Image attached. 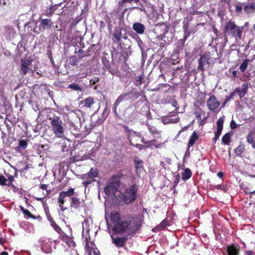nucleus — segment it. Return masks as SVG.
Wrapping results in <instances>:
<instances>
[{"label": "nucleus", "mask_w": 255, "mask_h": 255, "mask_svg": "<svg viewBox=\"0 0 255 255\" xmlns=\"http://www.w3.org/2000/svg\"><path fill=\"white\" fill-rule=\"evenodd\" d=\"M179 58L177 55H172L171 56V63L172 65H176L179 63Z\"/></svg>", "instance_id": "obj_41"}, {"label": "nucleus", "mask_w": 255, "mask_h": 255, "mask_svg": "<svg viewBox=\"0 0 255 255\" xmlns=\"http://www.w3.org/2000/svg\"><path fill=\"white\" fill-rule=\"evenodd\" d=\"M143 161L138 157L135 158L134 160V165L137 176H139L143 170Z\"/></svg>", "instance_id": "obj_19"}, {"label": "nucleus", "mask_w": 255, "mask_h": 255, "mask_svg": "<svg viewBox=\"0 0 255 255\" xmlns=\"http://www.w3.org/2000/svg\"><path fill=\"white\" fill-rule=\"evenodd\" d=\"M81 20V18H76L73 21L72 25L75 26L80 20Z\"/></svg>", "instance_id": "obj_63"}, {"label": "nucleus", "mask_w": 255, "mask_h": 255, "mask_svg": "<svg viewBox=\"0 0 255 255\" xmlns=\"http://www.w3.org/2000/svg\"><path fill=\"white\" fill-rule=\"evenodd\" d=\"M194 115L198 120H201V114L199 112H195Z\"/></svg>", "instance_id": "obj_56"}, {"label": "nucleus", "mask_w": 255, "mask_h": 255, "mask_svg": "<svg viewBox=\"0 0 255 255\" xmlns=\"http://www.w3.org/2000/svg\"><path fill=\"white\" fill-rule=\"evenodd\" d=\"M169 225L168 222L167 220H163L159 224V227L161 228H164L166 226Z\"/></svg>", "instance_id": "obj_48"}, {"label": "nucleus", "mask_w": 255, "mask_h": 255, "mask_svg": "<svg viewBox=\"0 0 255 255\" xmlns=\"http://www.w3.org/2000/svg\"><path fill=\"white\" fill-rule=\"evenodd\" d=\"M143 79L142 75H139L136 77V83H135L136 86H140L142 84V80Z\"/></svg>", "instance_id": "obj_47"}, {"label": "nucleus", "mask_w": 255, "mask_h": 255, "mask_svg": "<svg viewBox=\"0 0 255 255\" xmlns=\"http://www.w3.org/2000/svg\"><path fill=\"white\" fill-rule=\"evenodd\" d=\"M103 64L107 70H108L110 73L112 74H114L115 73L114 70L112 68L111 66V63L109 61L107 60L106 59H103L102 60Z\"/></svg>", "instance_id": "obj_30"}, {"label": "nucleus", "mask_w": 255, "mask_h": 255, "mask_svg": "<svg viewBox=\"0 0 255 255\" xmlns=\"http://www.w3.org/2000/svg\"><path fill=\"white\" fill-rule=\"evenodd\" d=\"M68 88L71 89L74 91H81L82 90V88L78 84H77L75 83H73L68 85Z\"/></svg>", "instance_id": "obj_38"}, {"label": "nucleus", "mask_w": 255, "mask_h": 255, "mask_svg": "<svg viewBox=\"0 0 255 255\" xmlns=\"http://www.w3.org/2000/svg\"><path fill=\"white\" fill-rule=\"evenodd\" d=\"M52 241L51 239L45 238L42 240L41 248L43 252L49 253L52 251Z\"/></svg>", "instance_id": "obj_11"}, {"label": "nucleus", "mask_w": 255, "mask_h": 255, "mask_svg": "<svg viewBox=\"0 0 255 255\" xmlns=\"http://www.w3.org/2000/svg\"><path fill=\"white\" fill-rule=\"evenodd\" d=\"M222 128H217L216 131L215 132V134L220 136L222 133Z\"/></svg>", "instance_id": "obj_61"}, {"label": "nucleus", "mask_w": 255, "mask_h": 255, "mask_svg": "<svg viewBox=\"0 0 255 255\" xmlns=\"http://www.w3.org/2000/svg\"><path fill=\"white\" fill-rule=\"evenodd\" d=\"M209 59L210 58H207L206 56H201L198 60V70L202 71H205V66L208 65Z\"/></svg>", "instance_id": "obj_17"}, {"label": "nucleus", "mask_w": 255, "mask_h": 255, "mask_svg": "<svg viewBox=\"0 0 255 255\" xmlns=\"http://www.w3.org/2000/svg\"><path fill=\"white\" fill-rule=\"evenodd\" d=\"M248 88V84L247 83H243L242 85V88L238 87L235 90L236 93L239 95L240 99H242L247 94Z\"/></svg>", "instance_id": "obj_16"}, {"label": "nucleus", "mask_w": 255, "mask_h": 255, "mask_svg": "<svg viewBox=\"0 0 255 255\" xmlns=\"http://www.w3.org/2000/svg\"><path fill=\"white\" fill-rule=\"evenodd\" d=\"M231 134L229 132L226 133L222 138V142L225 145H229L231 141Z\"/></svg>", "instance_id": "obj_33"}, {"label": "nucleus", "mask_w": 255, "mask_h": 255, "mask_svg": "<svg viewBox=\"0 0 255 255\" xmlns=\"http://www.w3.org/2000/svg\"><path fill=\"white\" fill-rule=\"evenodd\" d=\"M238 125L236 124V123L234 121L232 120L230 123V127L232 129H235L237 128Z\"/></svg>", "instance_id": "obj_51"}, {"label": "nucleus", "mask_w": 255, "mask_h": 255, "mask_svg": "<svg viewBox=\"0 0 255 255\" xmlns=\"http://www.w3.org/2000/svg\"><path fill=\"white\" fill-rule=\"evenodd\" d=\"M106 27V24L103 21H100V25H99V29L101 32H103Z\"/></svg>", "instance_id": "obj_50"}, {"label": "nucleus", "mask_w": 255, "mask_h": 255, "mask_svg": "<svg viewBox=\"0 0 255 255\" xmlns=\"http://www.w3.org/2000/svg\"><path fill=\"white\" fill-rule=\"evenodd\" d=\"M243 30V26H239L235 21L229 20L224 27L223 33L227 36L235 38L237 41L241 39Z\"/></svg>", "instance_id": "obj_3"}, {"label": "nucleus", "mask_w": 255, "mask_h": 255, "mask_svg": "<svg viewBox=\"0 0 255 255\" xmlns=\"http://www.w3.org/2000/svg\"><path fill=\"white\" fill-rule=\"evenodd\" d=\"M96 45L91 44L89 48L85 51V55H82L81 57L91 56L95 53Z\"/></svg>", "instance_id": "obj_25"}, {"label": "nucleus", "mask_w": 255, "mask_h": 255, "mask_svg": "<svg viewBox=\"0 0 255 255\" xmlns=\"http://www.w3.org/2000/svg\"><path fill=\"white\" fill-rule=\"evenodd\" d=\"M254 253L252 251H248L245 252L244 255H253Z\"/></svg>", "instance_id": "obj_64"}, {"label": "nucleus", "mask_w": 255, "mask_h": 255, "mask_svg": "<svg viewBox=\"0 0 255 255\" xmlns=\"http://www.w3.org/2000/svg\"><path fill=\"white\" fill-rule=\"evenodd\" d=\"M237 94L236 92H235V90H234L233 92H232L229 96H226L227 98V101H231V100H233L234 98V97Z\"/></svg>", "instance_id": "obj_49"}, {"label": "nucleus", "mask_w": 255, "mask_h": 255, "mask_svg": "<svg viewBox=\"0 0 255 255\" xmlns=\"http://www.w3.org/2000/svg\"><path fill=\"white\" fill-rule=\"evenodd\" d=\"M20 211L25 216H26L29 218H32L33 219H38L39 220H40L42 219L40 216H35L32 215L28 210L24 209L22 206H20Z\"/></svg>", "instance_id": "obj_23"}, {"label": "nucleus", "mask_w": 255, "mask_h": 255, "mask_svg": "<svg viewBox=\"0 0 255 255\" xmlns=\"http://www.w3.org/2000/svg\"><path fill=\"white\" fill-rule=\"evenodd\" d=\"M224 118H220L217 122V128H223Z\"/></svg>", "instance_id": "obj_44"}, {"label": "nucleus", "mask_w": 255, "mask_h": 255, "mask_svg": "<svg viewBox=\"0 0 255 255\" xmlns=\"http://www.w3.org/2000/svg\"><path fill=\"white\" fill-rule=\"evenodd\" d=\"M29 168V166L27 164H26L24 167L19 170V172L20 173L24 172L26 170H27Z\"/></svg>", "instance_id": "obj_59"}, {"label": "nucleus", "mask_w": 255, "mask_h": 255, "mask_svg": "<svg viewBox=\"0 0 255 255\" xmlns=\"http://www.w3.org/2000/svg\"><path fill=\"white\" fill-rule=\"evenodd\" d=\"M123 128L126 131V132L127 133L128 132H132V130L129 129L128 126L126 125H123Z\"/></svg>", "instance_id": "obj_62"}, {"label": "nucleus", "mask_w": 255, "mask_h": 255, "mask_svg": "<svg viewBox=\"0 0 255 255\" xmlns=\"http://www.w3.org/2000/svg\"><path fill=\"white\" fill-rule=\"evenodd\" d=\"M53 14V12L51 11V8H49V10H47L45 13H44V15H45L47 16H50L52 15Z\"/></svg>", "instance_id": "obj_58"}, {"label": "nucleus", "mask_w": 255, "mask_h": 255, "mask_svg": "<svg viewBox=\"0 0 255 255\" xmlns=\"http://www.w3.org/2000/svg\"><path fill=\"white\" fill-rule=\"evenodd\" d=\"M7 178H5L3 175H0V185L4 186L7 185Z\"/></svg>", "instance_id": "obj_45"}, {"label": "nucleus", "mask_w": 255, "mask_h": 255, "mask_svg": "<svg viewBox=\"0 0 255 255\" xmlns=\"http://www.w3.org/2000/svg\"><path fill=\"white\" fill-rule=\"evenodd\" d=\"M215 188L217 189H220L224 191V192L226 191V189L222 184H219L216 185Z\"/></svg>", "instance_id": "obj_53"}, {"label": "nucleus", "mask_w": 255, "mask_h": 255, "mask_svg": "<svg viewBox=\"0 0 255 255\" xmlns=\"http://www.w3.org/2000/svg\"><path fill=\"white\" fill-rule=\"evenodd\" d=\"M70 64L73 66H76L77 65L78 60L76 59V57L74 56H71L69 58Z\"/></svg>", "instance_id": "obj_46"}, {"label": "nucleus", "mask_w": 255, "mask_h": 255, "mask_svg": "<svg viewBox=\"0 0 255 255\" xmlns=\"http://www.w3.org/2000/svg\"><path fill=\"white\" fill-rule=\"evenodd\" d=\"M140 95L141 94L139 92L133 91L123 93L116 100V105H119L123 101H129L132 102L137 99Z\"/></svg>", "instance_id": "obj_6"}, {"label": "nucleus", "mask_w": 255, "mask_h": 255, "mask_svg": "<svg viewBox=\"0 0 255 255\" xmlns=\"http://www.w3.org/2000/svg\"><path fill=\"white\" fill-rule=\"evenodd\" d=\"M255 10V2L244 5V10L247 14L252 13Z\"/></svg>", "instance_id": "obj_26"}, {"label": "nucleus", "mask_w": 255, "mask_h": 255, "mask_svg": "<svg viewBox=\"0 0 255 255\" xmlns=\"http://www.w3.org/2000/svg\"><path fill=\"white\" fill-rule=\"evenodd\" d=\"M119 187L110 182L105 187L104 191L107 195H111L115 193L118 190Z\"/></svg>", "instance_id": "obj_15"}, {"label": "nucleus", "mask_w": 255, "mask_h": 255, "mask_svg": "<svg viewBox=\"0 0 255 255\" xmlns=\"http://www.w3.org/2000/svg\"><path fill=\"white\" fill-rule=\"evenodd\" d=\"M114 38L113 40L114 42L120 43L122 40V33L120 31H116L113 34Z\"/></svg>", "instance_id": "obj_34"}, {"label": "nucleus", "mask_w": 255, "mask_h": 255, "mask_svg": "<svg viewBox=\"0 0 255 255\" xmlns=\"http://www.w3.org/2000/svg\"><path fill=\"white\" fill-rule=\"evenodd\" d=\"M254 133L253 131H251L249 132L247 136V141L249 143H252L254 142Z\"/></svg>", "instance_id": "obj_39"}, {"label": "nucleus", "mask_w": 255, "mask_h": 255, "mask_svg": "<svg viewBox=\"0 0 255 255\" xmlns=\"http://www.w3.org/2000/svg\"><path fill=\"white\" fill-rule=\"evenodd\" d=\"M51 225L52 226L53 229L57 232L59 234L63 231L61 228L57 225L53 220H50Z\"/></svg>", "instance_id": "obj_37"}, {"label": "nucleus", "mask_w": 255, "mask_h": 255, "mask_svg": "<svg viewBox=\"0 0 255 255\" xmlns=\"http://www.w3.org/2000/svg\"><path fill=\"white\" fill-rule=\"evenodd\" d=\"M132 29L138 34H143L145 27V26L139 22L134 23L132 25Z\"/></svg>", "instance_id": "obj_21"}, {"label": "nucleus", "mask_w": 255, "mask_h": 255, "mask_svg": "<svg viewBox=\"0 0 255 255\" xmlns=\"http://www.w3.org/2000/svg\"><path fill=\"white\" fill-rule=\"evenodd\" d=\"M244 5V3L240 2L237 3L235 6L236 11L238 13H241L243 10V7Z\"/></svg>", "instance_id": "obj_40"}, {"label": "nucleus", "mask_w": 255, "mask_h": 255, "mask_svg": "<svg viewBox=\"0 0 255 255\" xmlns=\"http://www.w3.org/2000/svg\"><path fill=\"white\" fill-rule=\"evenodd\" d=\"M139 188L136 184H133L126 188L123 194V201L127 205L132 204L136 199Z\"/></svg>", "instance_id": "obj_4"}, {"label": "nucleus", "mask_w": 255, "mask_h": 255, "mask_svg": "<svg viewBox=\"0 0 255 255\" xmlns=\"http://www.w3.org/2000/svg\"><path fill=\"white\" fill-rule=\"evenodd\" d=\"M99 174V172L97 169L91 168L90 171L87 173L83 175V179H86L88 177L93 178L97 177Z\"/></svg>", "instance_id": "obj_22"}, {"label": "nucleus", "mask_w": 255, "mask_h": 255, "mask_svg": "<svg viewBox=\"0 0 255 255\" xmlns=\"http://www.w3.org/2000/svg\"><path fill=\"white\" fill-rule=\"evenodd\" d=\"M75 189L70 188L67 191H62L59 193L58 198V202L61 211H64L67 209L64 205L66 201V198L70 199V207L75 210H80L85 206V202L83 200L75 196Z\"/></svg>", "instance_id": "obj_2"}, {"label": "nucleus", "mask_w": 255, "mask_h": 255, "mask_svg": "<svg viewBox=\"0 0 255 255\" xmlns=\"http://www.w3.org/2000/svg\"><path fill=\"white\" fill-rule=\"evenodd\" d=\"M245 150V147L244 144L240 143L239 145L235 149V153L237 156H241Z\"/></svg>", "instance_id": "obj_31"}, {"label": "nucleus", "mask_w": 255, "mask_h": 255, "mask_svg": "<svg viewBox=\"0 0 255 255\" xmlns=\"http://www.w3.org/2000/svg\"><path fill=\"white\" fill-rule=\"evenodd\" d=\"M108 227L111 225L109 221L113 225V231L117 235L135 234L141 227V223L138 219L131 216L121 218L120 213L117 211L111 212L109 220L106 217Z\"/></svg>", "instance_id": "obj_1"}, {"label": "nucleus", "mask_w": 255, "mask_h": 255, "mask_svg": "<svg viewBox=\"0 0 255 255\" xmlns=\"http://www.w3.org/2000/svg\"><path fill=\"white\" fill-rule=\"evenodd\" d=\"M59 237L61 240L64 242L65 243H66L67 245L68 246H70L72 243V239L71 238L66 235L63 231H62L59 234Z\"/></svg>", "instance_id": "obj_24"}, {"label": "nucleus", "mask_w": 255, "mask_h": 255, "mask_svg": "<svg viewBox=\"0 0 255 255\" xmlns=\"http://www.w3.org/2000/svg\"><path fill=\"white\" fill-rule=\"evenodd\" d=\"M237 76V71H233L232 72V75L230 76V77L233 79H235Z\"/></svg>", "instance_id": "obj_60"}, {"label": "nucleus", "mask_w": 255, "mask_h": 255, "mask_svg": "<svg viewBox=\"0 0 255 255\" xmlns=\"http://www.w3.org/2000/svg\"><path fill=\"white\" fill-rule=\"evenodd\" d=\"M123 176V174L121 172H119L112 175L109 182L119 187L121 184V180Z\"/></svg>", "instance_id": "obj_13"}, {"label": "nucleus", "mask_w": 255, "mask_h": 255, "mask_svg": "<svg viewBox=\"0 0 255 255\" xmlns=\"http://www.w3.org/2000/svg\"><path fill=\"white\" fill-rule=\"evenodd\" d=\"M119 105H116V102H115L113 106V112L116 117H118L119 115L117 112V108Z\"/></svg>", "instance_id": "obj_57"}, {"label": "nucleus", "mask_w": 255, "mask_h": 255, "mask_svg": "<svg viewBox=\"0 0 255 255\" xmlns=\"http://www.w3.org/2000/svg\"><path fill=\"white\" fill-rule=\"evenodd\" d=\"M111 238L113 243L117 248L124 247L125 246L128 239L126 237L114 238L113 236H111Z\"/></svg>", "instance_id": "obj_12"}, {"label": "nucleus", "mask_w": 255, "mask_h": 255, "mask_svg": "<svg viewBox=\"0 0 255 255\" xmlns=\"http://www.w3.org/2000/svg\"><path fill=\"white\" fill-rule=\"evenodd\" d=\"M19 146L22 149H25L27 146V140L21 139L19 141Z\"/></svg>", "instance_id": "obj_43"}, {"label": "nucleus", "mask_w": 255, "mask_h": 255, "mask_svg": "<svg viewBox=\"0 0 255 255\" xmlns=\"http://www.w3.org/2000/svg\"><path fill=\"white\" fill-rule=\"evenodd\" d=\"M190 34H191L190 31L185 32V33L184 35V38L182 39V41H183L184 42L187 39V38L189 36Z\"/></svg>", "instance_id": "obj_55"}, {"label": "nucleus", "mask_w": 255, "mask_h": 255, "mask_svg": "<svg viewBox=\"0 0 255 255\" xmlns=\"http://www.w3.org/2000/svg\"><path fill=\"white\" fill-rule=\"evenodd\" d=\"M141 137L139 135H137L136 133L134 132V134L131 136V137L129 139V144L136 148L141 150L143 148V146L140 144L136 143V140L139 138L141 139Z\"/></svg>", "instance_id": "obj_14"}, {"label": "nucleus", "mask_w": 255, "mask_h": 255, "mask_svg": "<svg viewBox=\"0 0 255 255\" xmlns=\"http://www.w3.org/2000/svg\"><path fill=\"white\" fill-rule=\"evenodd\" d=\"M51 127L53 132L58 137H62L64 134V128L62 126V121L59 117L49 118Z\"/></svg>", "instance_id": "obj_5"}, {"label": "nucleus", "mask_w": 255, "mask_h": 255, "mask_svg": "<svg viewBox=\"0 0 255 255\" xmlns=\"http://www.w3.org/2000/svg\"><path fill=\"white\" fill-rule=\"evenodd\" d=\"M158 25L163 29V33L160 35L161 39H162L163 37L165 36V34L168 32L169 26L166 23L164 22L159 23Z\"/></svg>", "instance_id": "obj_32"}, {"label": "nucleus", "mask_w": 255, "mask_h": 255, "mask_svg": "<svg viewBox=\"0 0 255 255\" xmlns=\"http://www.w3.org/2000/svg\"><path fill=\"white\" fill-rule=\"evenodd\" d=\"M5 175L8 178V179H7V182H8V183H7V186H11L12 182L14 181L13 176L6 173Z\"/></svg>", "instance_id": "obj_42"}, {"label": "nucleus", "mask_w": 255, "mask_h": 255, "mask_svg": "<svg viewBox=\"0 0 255 255\" xmlns=\"http://www.w3.org/2000/svg\"><path fill=\"white\" fill-rule=\"evenodd\" d=\"M84 106L87 108L91 109L95 103V100L92 97H88L85 99L83 102Z\"/></svg>", "instance_id": "obj_28"}, {"label": "nucleus", "mask_w": 255, "mask_h": 255, "mask_svg": "<svg viewBox=\"0 0 255 255\" xmlns=\"http://www.w3.org/2000/svg\"><path fill=\"white\" fill-rule=\"evenodd\" d=\"M52 24L53 23L51 19H41L39 23V29L43 31L46 29H49L51 27Z\"/></svg>", "instance_id": "obj_18"}, {"label": "nucleus", "mask_w": 255, "mask_h": 255, "mask_svg": "<svg viewBox=\"0 0 255 255\" xmlns=\"http://www.w3.org/2000/svg\"><path fill=\"white\" fill-rule=\"evenodd\" d=\"M141 141L143 143L145 144L146 145L143 146V148H148L150 147L151 146H154L156 148H158L159 147L160 144H155V143H152V142H155V143H157V141L155 139H153L150 141H144V138L142 137L140 139Z\"/></svg>", "instance_id": "obj_27"}, {"label": "nucleus", "mask_w": 255, "mask_h": 255, "mask_svg": "<svg viewBox=\"0 0 255 255\" xmlns=\"http://www.w3.org/2000/svg\"><path fill=\"white\" fill-rule=\"evenodd\" d=\"M220 106V102L215 95H211L207 101V106L208 109L212 112H218Z\"/></svg>", "instance_id": "obj_7"}, {"label": "nucleus", "mask_w": 255, "mask_h": 255, "mask_svg": "<svg viewBox=\"0 0 255 255\" xmlns=\"http://www.w3.org/2000/svg\"><path fill=\"white\" fill-rule=\"evenodd\" d=\"M227 255H240L241 247L238 244H231L227 246Z\"/></svg>", "instance_id": "obj_10"}, {"label": "nucleus", "mask_w": 255, "mask_h": 255, "mask_svg": "<svg viewBox=\"0 0 255 255\" xmlns=\"http://www.w3.org/2000/svg\"><path fill=\"white\" fill-rule=\"evenodd\" d=\"M32 60L29 59H21L19 72L22 76H25L31 70L29 66L31 65Z\"/></svg>", "instance_id": "obj_8"}, {"label": "nucleus", "mask_w": 255, "mask_h": 255, "mask_svg": "<svg viewBox=\"0 0 255 255\" xmlns=\"http://www.w3.org/2000/svg\"><path fill=\"white\" fill-rule=\"evenodd\" d=\"M199 138V136L197 131L196 130L194 131L190 136L188 142L186 152H189L190 148L195 144L196 141H197Z\"/></svg>", "instance_id": "obj_20"}, {"label": "nucleus", "mask_w": 255, "mask_h": 255, "mask_svg": "<svg viewBox=\"0 0 255 255\" xmlns=\"http://www.w3.org/2000/svg\"><path fill=\"white\" fill-rule=\"evenodd\" d=\"M85 250L88 255H99V251L96 245L92 242L86 239Z\"/></svg>", "instance_id": "obj_9"}, {"label": "nucleus", "mask_w": 255, "mask_h": 255, "mask_svg": "<svg viewBox=\"0 0 255 255\" xmlns=\"http://www.w3.org/2000/svg\"><path fill=\"white\" fill-rule=\"evenodd\" d=\"M250 61L248 59H246L243 61V62L241 64L240 66V69L241 72H244L246 71L250 63Z\"/></svg>", "instance_id": "obj_36"}, {"label": "nucleus", "mask_w": 255, "mask_h": 255, "mask_svg": "<svg viewBox=\"0 0 255 255\" xmlns=\"http://www.w3.org/2000/svg\"><path fill=\"white\" fill-rule=\"evenodd\" d=\"M146 126L149 132L152 134H158L160 132L157 130L156 128L153 126L150 125L149 124H146Z\"/></svg>", "instance_id": "obj_35"}, {"label": "nucleus", "mask_w": 255, "mask_h": 255, "mask_svg": "<svg viewBox=\"0 0 255 255\" xmlns=\"http://www.w3.org/2000/svg\"><path fill=\"white\" fill-rule=\"evenodd\" d=\"M190 34H191L190 31L185 32V33L184 35V38L182 39V41H183L184 42L187 39V38L189 36Z\"/></svg>", "instance_id": "obj_54"}, {"label": "nucleus", "mask_w": 255, "mask_h": 255, "mask_svg": "<svg viewBox=\"0 0 255 255\" xmlns=\"http://www.w3.org/2000/svg\"><path fill=\"white\" fill-rule=\"evenodd\" d=\"M75 52L78 53L79 54V58L80 59H82L83 58V57H81V55H85V52H84V50H82V49H79L78 51H77L76 49Z\"/></svg>", "instance_id": "obj_52"}, {"label": "nucleus", "mask_w": 255, "mask_h": 255, "mask_svg": "<svg viewBox=\"0 0 255 255\" xmlns=\"http://www.w3.org/2000/svg\"><path fill=\"white\" fill-rule=\"evenodd\" d=\"M192 173L189 168H186L182 173V179L183 180H187L191 178Z\"/></svg>", "instance_id": "obj_29"}]
</instances>
